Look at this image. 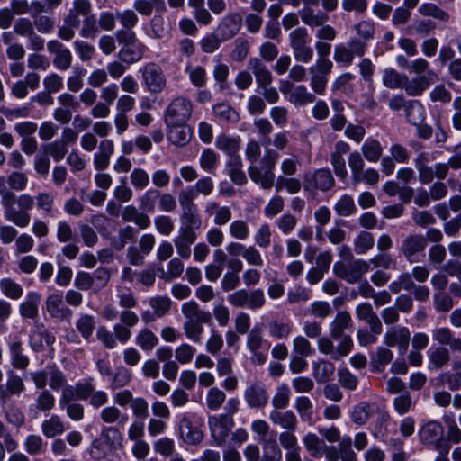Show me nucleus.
Returning <instances> with one entry per match:
<instances>
[{"label":"nucleus","instance_id":"nucleus-9","mask_svg":"<svg viewBox=\"0 0 461 461\" xmlns=\"http://www.w3.org/2000/svg\"><path fill=\"white\" fill-rule=\"evenodd\" d=\"M290 46L294 59L302 63H309L313 58V49L309 45L307 30L298 27L289 34Z\"/></svg>","mask_w":461,"mask_h":461},{"label":"nucleus","instance_id":"nucleus-52","mask_svg":"<svg viewBox=\"0 0 461 461\" xmlns=\"http://www.w3.org/2000/svg\"><path fill=\"white\" fill-rule=\"evenodd\" d=\"M294 409L303 422L311 424L313 416V404L309 397L299 396L295 399Z\"/></svg>","mask_w":461,"mask_h":461},{"label":"nucleus","instance_id":"nucleus-64","mask_svg":"<svg viewBox=\"0 0 461 461\" xmlns=\"http://www.w3.org/2000/svg\"><path fill=\"white\" fill-rule=\"evenodd\" d=\"M36 208L43 211L48 216H53V206L55 203V196L50 192L38 193L34 197Z\"/></svg>","mask_w":461,"mask_h":461},{"label":"nucleus","instance_id":"nucleus-23","mask_svg":"<svg viewBox=\"0 0 461 461\" xmlns=\"http://www.w3.org/2000/svg\"><path fill=\"white\" fill-rule=\"evenodd\" d=\"M393 356V352L385 345L377 347L370 353V371L375 374L384 372L386 366L392 363Z\"/></svg>","mask_w":461,"mask_h":461},{"label":"nucleus","instance_id":"nucleus-36","mask_svg":"<svg viewBox=\"0 0 461 461\" xmlns=\"http://www.w3.org/2000/svg\"><path fill=\"white\" fill-rule=\"evenodd\" d=\"M353 321L351 315L347 311L337 312L334 320L330 323L329 330L330 337L338 340L339 337L345 335V330L352 327Z\"/></svg>","mask_w":461,"mask_h":461},{"label":"nucleus","instance_id":"nucleus-40","mask_svg":"<svg viewBox=\"0 0 461 461\" xmlns=\"http://www.w3.org/2000/svg\"><path fill=\"white\" fill-rule=\"evenodd\" d=\"M302 442L312 457L321 458L323 456L327 445L318 435L308 432L303 437Z\"/></svg>","mask_w":461,"mask_h":461},{"label":"nucleus","instance_id":"nucleus-34","mask_svg":"<svg viewBox=\"0 0 461 461\" xmlns=\"http://www.w3.org/2000/svg\"><path fill=\"white\" fill-rule=\"evenodd\" d=\"M178 231L197 234L202 227V220L197 209L181 211Z\"/></svg>","mask_w":461,"mask_h":461},{"label":"nucleus","instance_id":"nucleus-6","mask_svg":"<svg viewBox=\"0 0 461 461\" xmlns=\"http://www.w3.org/2000/svg\"><path fill=\"white\" fill-rule=\"evenodd\" d=\"M229 303L237 308H248L255 311L264 307L265 293L261 288L252 290L239 289L227 296Z\"/></svg>","mask_w":461,"mask_h":461},{"label":"nucleus","instance_id":"nucleus-26","mask_svg":"<svg viewBox=\"0 0 461 461\" xmlns=\"http://www.w3.org/2000/svg\"><path fill=\"white\" fill-rule=\"evenodd\" d=\"M356 316L359 321H365L375 332L382 333V321L369 303L357 304L356 307Z\"/></svg>","mask_w":461,"mask_h":461},{"label":"nucleus","instance_id":"nucleus-48","mask_svg":"<svg viewBox=\"0 0 461 461\" xmlns=\"http://www.w3.org/2000/svg\"><path fill=\"white\" fill-rule=\"evenodd\" d=\"M158 343V337L149 328L141 329L135 337V344L146 352L151 351Z\"/></svg>","mask_w":461,"mask_h":461},{"label":"nucleus","instance_id":"nucleus-17","mask_svg":"<svg viewBox=\"0 0 461 461\" xmlns=\"http://www.w3.org/2000/svg\"><path fill=\"white\" fill-rule=\"evenodd\" d=\"M242 25V16L238 12L226 14L214 30L223 41H229L237 35Z\"/></svg>","mask_w":461,"mask_h":461},{"label":"nucleus","instance_id":"nucleus-60","mask_svg":"<svg viewBox=\"0 0 461 461\" xmlns=\"http://www.w3.org/2000/svg\"><path fill=\"white\" fill-rule=\"evenodd\" d=\"M357 206L351 195L343 194L335 203L334 211L339 216L348 217L357 212Z\"/></svg>","mask_w":461,"mask_h":461},{"label":"nucleus","instance_id":"nucleus-54","mask_svg":"<svg viewBox=\"0 0 461 461\" xmlns=\"http://www.w3.org/2000/svg\"><path fill=\"white\" fill-rule=\"evenodd\" d=\"M269 335L276 339H285L292 333L293 324L290 321L274 320L267 325Z\"/></svg>","mask_w":461,"mask_h":461},{"label":"nucleus","instance_id":"nucleus-57","mask_svg":"<svg viewBox=\"0 0 461 461\" xmlns=\"http://www.w3.org/2000/svg\"><path fill=\"white\" fill-rule=\"evenodd\" d=\"M0 290L4 295L12 300H18L23 294V289L21 285L9 277L0 280Z\"/></svg>","mask_w":461,"mask_h":461},{"label":"nucleus","instance_id":"nucleus-37","mask_svg":"<svg viewBox=\"0 0 461 461\" xmlns=\"http://www.w3.org/2000/svg\"><path fill=\"white\" fill-rule=\"evenodd\" d=\"M41 296L38 292H28L25 300L19 306V312L22 317L27 319H35L39 315V305Z\"/></svg>","mask_w":461,"mask_h":461},{"label":"nucleus","instance_id":"nucleus-27","mask_svg":"<svg viewBox=\"0 0 461 461\" xmlns=\"http://www.w3.org/2000/svg\"><path fill=\"white\" fill-rule=\"evenodd\" d=\"M248 68L253 73L258 88L271 86L273 75L267 67L258 58H251L248 62Z\"/></svg>","mask_w":461,"mask_h":461},{"label":"nucleus","instance_id":"nucleus-4","mask_svg":"<svg viewBox=\"0 0 461 461\" xmlns=\"http://www.w3.org/2000/svg\"><path fill=\"white\" fill-rule=\"evenodd\" d=\"M420 442L433 450L446 451L448 442L444 438V427L438 420H429L418 432Z\"/></svg>","mask_w":461,"mask_h":461},{"label":"nucleus","instance_id":"nucleus-20","mask_svg":"<svg viewBox=\"0 0 461 461\" xmlns=\"http://www.w3.org/2000/svg\"><path fill=\"white\" fill-rule=\"evenodd\" d=\"M45 308L50 317L59 321H68L72 316V311L65 305L63 295L59 293L48 295Z\"/></svg>","mask_w":461,"mask_h":461},{"label":"nucleus","instance_id":"nucleus-55","mask_svg":"<svg viewBox=\"0 0 461 461\" xmlns=\"http://www.w3.org/2000/svg\"><path fill=\"white\" fill-rule=\"evenodd\" d=\"M6 421L16 428H21L25 422L23 411L14 403L2 405Z\"/></svg>","mask_w":461,"mask_h":461},{"label":"nucleus","instance_id":"nucleus-41","mask_svg":"<svg viewBox=\"0 0 461 461\" xmlns=\"http://www.w3.org/2000/svg\"><path fill=\"white\" fill-rule=\"evenodd\" d=\"M198 234H191L178 231L177 236L173 239L178 256L184 259L191 257V246L197 240Z\"/></svg>","mask_w":461,"mask_h":461},{"label":"nucleus","instance_id":"nucleus-29","mask_svg":"<svg viewBox=\"0 0 461 461\" xmlns=\"http://www.w3.org/2000/svg\"><path fill=\"white\" fill-rule=\"evenodd\" d=\"M114 152V143L112 140H101L98 151L94 154V167L97 171L106 169L110 165V159Z\"/></svg>","mask_w":461,"mask_h":461},{"label":"nucleus","instance_id":"nucleus-18","mask_svg":"<svg viewBox=\"0 0 461 461\" xmlns=\"http://www.w3.org/2000/svg\"><path fill=\"white\" fill-rule=\"evenodd\" d=\"M407 120L417 125V135L420 138L428 140L432 136V128L427 124H418L423 119L424 108L419 101H411L405 107Z\"/></svg>","mask_w":461,"mask_h":461},{"label":"nucleus","instance_id":"nucleus-51","mask_svg":"<svg viewBox=\"0 0 461 461\" xmlns=\"http://www.w3.org/2000/svg\"><path fill=\"white\" fill-rule=\"evenodd\" d=\"M76 328L86 341H90L95 327V320L93 315L80 314L76 321Z\"/></svg>","mask_w":461,"mask_h":461},{"label":"nucleus","instance_id":"nucleus-58","mask_svg":"<svg viewBox=\"0 0 461 461\" xmlns=\"http://www.w3.org/2000/svg\"><path fill=\"white\" fill-rule=\"evenodd\" d=\"M220 156L212 149H205L202 151L199 158L200 167L207 172L213 173L217 168Z\"/></svg>","mask_w":461,"mask_h":461},{"label":"nucleus","instance_id":"nucleus-10","mask_svg":"<svg viewBox=\"0 0 461 461\" xmlns=\"http://www.w3.org/2000/svg\"><path fill=\"white\" fill-rule=\"evenodd\" d=\"M208 424L212 445L221 447L229 437L234 425V420L227 414L214 415L208 418Z\"/></svg>","mask_w":461,"mask_h":461},{"label":"nucleus","instance_id":"nucleus-50","mask_svg":"<svg viewBox=\"0 0 461 461\" xmlns=\"http://www.w3.org/2000/svg\"><path fill=\"white\" fill-rule=\"evenodd\" d=\"M406 74L398 72L395 68H386L383 71L382 82L390 89H402Z\"/></svg>","mask_w":461,"mask_h":461},{"label":"nucleus","instance_id":"nucleus-19","mask_svg":"<svg viewBox=\"0 0 461 461\" xmlns=\"http://www.w3.org/2000/svg\"><path fill=\"white\" fill-rule=\"evenodd\" d=\"M47 50L54 55L53 65L57 69L65 71L71 67L72 53L63 43L58 40H50L47 42Z\"/></svg>","mask_w":461,"mask_h":461},{"label":"nucleus","instance_id":"nucleus-3","mask_svg":"<svg viewBox=\"0 0 461 461\" xmlns=\"http://www.w3.org/2000/svg\"><path fill=\"white\" fill-rule=\"evenodd\" d=\"M369 269V263L364 259L339 260L333 265L334 275L348 284L359 282Z\"/></svg>","mask_w":461,"mask_h":461},{"label":"nucleus","instance_id":"nucleus-5","mask_svg":"<svg viewBox=\"0 0 461 461\" xmlns=\"http://www.w3.org/2000/svg\"><path fill=\"white\" fill-rule=\"evenodd\" d=\"M144 88L150 94H160L167 85V77L160 65L148 62L140 68Z\"/></svg>","mask_w":461,"mask_h":461},{"label":"nucleus","instance_id":"nucleus-21","mask_svg":"<svg viewBox=\"0 0 461 461\" xmlns=\"http://www.w3.org/2000/svg\"><path fill=\"white\" fill-rule=\"evenodd\" d=\"M350 150V146L344 140H339L335 143L334 150L330 154V164L333 167L335 175L341 180L348 177V170L346 161L343 158Z\"/></svg>","mask_w":461,"mask_h":461},{"label":"nucleus","instance_id":"nucleus-33","mask_svg":"<svg viewBox=\"0 0 461 461\" xmlns=\"http://www.w3.org/2000/svg\"><path fill=\"white\" fill-rule=\"evenodd\" d=\"M8 351L11 365L14 368L24 370L30 364L29 357L24 353L23 343L20 339H13L8 342Z\"/></svg>","mask_w":461,"mask_h":461},{"label":"nucleus","instance_id":"nucleus-1","mask_svg":"<svg viewBox=\"0 0 461 461\" xmlns=\"http://www.w3.org/2000/svg\"><path fill=\"white\" fill-rule=\"evenodd\" d=\"M432 339L438 346H432L428 351V368L438 371L451 360V352H461V338L456 337L448 327H438L431 331Z\"/></svg>","mask_w":461,"mask_h":461},{"label":"nucleus","instance_id":"nucleus-8","mask_svg":"<svg viewBox=\"0 0 461 461\" xmlns=\"http://www.w3.org/2000/svg\"><path fill=\"white\" fill-rule=\"evenodd\" d=\"M193 113L192 101L184 96L175 97L165 111L166 125L186 123Z\"/></svg>","mask_w":461,"mask_h":461},{"label":"nucleus","instance_id":"nucleus-22","mask_svg":"<svg viewBox=\"0 0 461 461\" xmlns=\"http://www.w3.org/2000/svg\"><path fill=\"white\" fill-rule=\"evenodd\" d=\"M263 343L260 329L253 328L248 334L246 346L251 353L250 361L255 365H262L267 361V353L261 351Z\"/></svg>","mask_w":461,"mask_h":461},{"label":"nucleus","instance_id":"nucleus-42","mask_svg":"<svg viewBox=\"0 0 461 461\" xmlns=\"http://www.w3.org/2000/svg\"><path fill=\"white\" fill-rule=\"evenodd\" d=\"M299 15L302 22L310 27H319L326 23L329 20V15L319 10L315 11L311 6H303L299 11Z\"/></svg>","mask_w":461,"mask_h":461},{"label":"nucleus","instance_id":"nucleus-59","mask_svg":"<svg viewBox=\"0 0 461 461\" xmlns=\"http://www.w3.org/2000/svg\"><path fill=\"white\" fill-rule=\"evenodd\" d=\"M291 392L287 384H282L277 386L272 398L273 410H285L289 405Z\"/></svg>","mask_w":461,"mask_h":461},{"label":"nucleus","instance_id":"nucleus-39","mask_svg":"<svg viewBox=\"0 0 461 461\" xmlns=\"http://www.w3.org/2000/svg\"><path fill=\"white\" fill-rule=\"evenodd\" d=\"M418 13L424 17H432L435 20L448 23L452 22V16L450 14L435 3L424 2L418 7Z\"/></svg>","mask_w":461,"mask_h":461},{"label":"nucleus","instance_id":"nucleus-43","mask_svg":"<svg viewBox=\"0 0 461 461\" xmlns=\"http://www.w3.org/2000/svg\"><path fill=\"white\" fill-rule=\"evenodd\" d=\"M242 160L240 156H232L226 164L227 175L238 185H243L248 181L246 174L242 170Z\"/></svg>","mask_w":461,"mask_h":461},{"label":"nucleus","instance_id":"nucleus-25","mask_svg":"<svg viewBox=\"0 0 461 461\" xmlns=\"http://www.w3.org/2000/svg\"><path fill=\"white\" fill-rule=\"evenodd\" d=\"M25 389L23 379L14 373H9L5 384H0V403L6 404L13 395L21 394Z\"/></svg>","mask_w":461,"mask_h":461},{"label":"nucleus","instance_id":"nucleus-31","mask_svg":"<svg viewBox=\"0 0 461 461\" xmlns=\"http://www.w3.org/2000/svg\"><path fill=\"white\" fill-rule=\"evenodd\" d=\"M167 139L175 146L185 147L192 139V130L187 123L167 125Z\"/></svg>","mask_w":461,"mask_h":461},{"label":"nucleus","instance_id":"nucleus-15","mask_svg":"<svg viewBox=\"0 0 461 461\" xmlns=\"http://www.w3.org/2000/svg\"><path fill=\"white\" fill-rule=\"evenodd\" d=\"M244 400L251 409H263L269 400L268 392L264 383L255 381L244 391Z\"/></svg>","mask_w":461,"mask_h":461},{"label":"nucleus","instance_id":"nucleus-46","mask_svg":"<svg viewBox=\"0 0 461 461\" xmlns=\"http://www.w3.org/2000/svg\"><path fill=\"white\" fill-rule=\"evenodd\" d=\"M287 100L295 106H305L315 102L316 97L313 93L308 91L304 85H297L287 96Z\"/></svg>","mask_w":461,"mask_h":461},{"label":"nucleus","instance_id":"nucleus-12","mask_svg":"<svg viewBox=\"0 0 461 461\" xmlns=\"http://www.w3.org/2000/svg\"><path fill=\"white\" fill-rule=\"evenodd\" d=\"M411 331L405 326H393L386 330L383 338V343L388 348H398L400 355H404L409 348Z\"/></svg>","mask_w":461,"mask_h":461},{"label":"nucleus","instance_id":"nucleus-7","mask_svg":"<svg viewBox=\"0 0 461 461\" xmlns=\"http://www.w3.org/2000/svg\"><path fill=\"white\" fill-rule=\"evenodd\" d=\"M35 203L34 197L30 194H23L17 196L14 194V199L12 202V211L14 212L9 214V217L5 219L19 228H25L31 221V215L29 211L33 208Z\"/></svg>","mask_w":461,"mask_h":461},{"label":"nucleus","instance_id":"nucleus-47","mask_svg":"<svg viewBox=\"0 0 461 461\" xmlns=\"http://www.w3.org/2000/svg\"><path fill=\"white\" fill-rule=\"evenodd\" d=\"M215 146L218 149L230 156V158L238 156L237 153L240 149V138L230 137L224 134L219 135L216 138Z\"/></svg>","mask_w":461,"mask_h":461},{"label":"nucleus","instance_id":"nucleus-53","mask_svg":"<svg viewBox=\"0 0 461 461\" xmlns=\"http://www.w3.org/2000/svg\"><path fill=\"white\" fill-rule=\"evenodd\" d=\"M353 245L356 254H366L375 245L374 235L371 232L362 230L355 238Z\"/></svg>","mask_w":461,"mask_h":461},{"label":"nucleus","instance_id":"nucleus-44","mask_svg":"<svg viewBox=\"0 0 461 461\" xmlns=\"http://www.w3.org/2000/svg\"><path fill=\"white\" fill-rule=\"evenodd\" d=\"M133 7L144 16H150L153 11L164 14L167 10L164 0H135Z\"/></svg>","mask_w":461,"mask_h":461},{"label":"nucleus","instance_id":"nucleus-14","mask_svg":"<svg viewBox=\"0 0 461 461\" xmlns=\"http://www.w3.org/2000/svg\"><path fill=\"white\" fill-rule=\"evenodd\" d=\"M437 79L438 76L435 71H428L427 74L416 76L412 78L406 75L402 90L409 96H420Z\"/></svg>","mask_w":461,"mask_h":461},{"label":"nucleus","instance_id":"nucleus-38","mask_svg":"<svg viewBox=\"0 0 461 461\" xmlns=\"http://www.w3.org/2000/svg\"><path fill=\"white\" fill-rule=\"evenodd\" d=\"M122 219L124 222H133L140 230L149 228L151 224V221L149 215L145 212H140L133 205H127L122 211Z\"/></svg>","mask_w":461,"mask_h":461},{"label":"nucleus","instance_id":"nucleus-32","mask_svg":"<svg viewBox=\"0 0 461 461\" xmlns=\"http://www.w3.org/2000/svg\"><path fill=\"white\" fill-rule=\"evenodd\" d=\"M270 421L276 426L285 429L295 431L298 425V419L291 410H272L269 412Z\"/></svg>","mask_w":461,"mask_h":461},{"label":"nucleus","instance_id":"nucleus-56","mask_svg":"<svg viewBox=\"0 0 461 461\" xmlns=\"http://www.w3.org/2000/svg\"><path fill=\"white\" fill-rule=\"evenodd\" d=\"M262 451L260 461H282V450L276 439L263 441Z\"/></svg>","mask_w":461,"mask_h":461},{"label":"nucleus","instance_id":"nucleus-49","mask_svg":"<svg viewBox=\"0 0 461 461\" xmlns=\"http://www.w3.org/2000/svg\"><path fill=\"white\" fill-rule=\"evenodd\" d=\"M66 430L65 425L60 417L52 414L49 419L41 423V431L49 438L61 435Z\"/></svg>","mask_w":461,"mask_h":461},{"label":"nucleus","instance_id":"nucleus-63","mask_svg":"<svg viewBox=\"0 0 461 461\" xmlns=\"http://www.w3.org/2000/svg\"><path fill=\"white\" fill-rule=\"evenodd\" d=\"M100 419L107 424L119 422L125 424L128 420V416L122 413V411L114 405L104 407L100 412Z\"/></svg>","mask_w":461,"mask_h":461},{"label":"nucleus","instance_id":"nucleus-61","mask_svg":"<svg viewBox=\"0 0 461 461\" xmlns=\"http://www.w3.org/2000/svg\"><path fill=\"white\" fill-rule=\"evenodd\" d=\"M335 372V366L332 363L321 360L313 364V375L318 383L329 381Z\"/></svg>","mask_w":461,"mask_h":461},{"label":"nucleus","instance_id":"nucleus-16","mask_svg":"<svg viewBox=\"0 0 461 461\" xmlns=\"http://www.w3.org/2000/svg\"><path fill=\"white\" fill-rule=\"evenodd\" d=\"M194 416L183 414L179 420V436L187 445H198L203 438L202 430L194 424Z\"/></svg>","mask_w":461,"mask_h":461},{"label":"nucleus","instance_id":"nucleus-45","mask_svg":"<svg viewBox=\"0 0 461 461\" xmlns=\"http://www.w3.org/2000/svg\"><path fill=\"white\" fill-rule=\"evenodd\" d=\"M383 147L377 139L368 137L361 146L363 157L371 163H376L383 154Z\"/></svg>","mask_w":461,"mask_h":461},{"label":"nucleus","instance_id":"nucleus-24","mask_svg":"<svg viewBox=\"0 0 461 461\" xmlns=\"http://www.w3.org/2000/svg\"><path fill=\"white\" fill-rule=\"evenodd\" d=\"M55 340V336L46 330L42 324L36 325L29 337L30 347L36 352L42 351L45 346H52Z\"/></svg>","mask_w":461,"mask_h":461},{"label":"nucleus","instance_id":"nucleus-13","mask_svg":"<svg viewBox=\"0 0 461 461\" xmlns=\"http://www.w3.org/2000/svg\"><path fill=\"white\" fill-rule=\"evenodd\" d=\"M335 185L331 172L327 168H321L313 173H307L303 176L304 190H320L326 192Z\"/></svg>","mask_w":461,"mask_h":461},{"label":"nucleus","instance_id":"nucleus-30","mask_svg":"<svg viewBox=\"0 0 461 461\" xmlns=\"http://www.w3.org/2000/svg\"><path fill=\"white\" fill-rule=\"evenodd\" d=\"M146 50L147 47L140 41H137L126 46H122L118 52V57L122 62L131 65L142 59Z\"/></svg>","mask_w":461,"mask_h":461},{"label":"nucleus","instance_id":"nucleus-62","mask_svg":"<svg viewBox=\"0 0 461 461\" xmlns=\"http://www.w3.org/2000/svg\"><path fill=\"white\" fill-rule=\"evenodd\" d=\"M415 285L411 274L404 272L400 274L397 278L389 285L388 288L391 293L398 294L402 290L411 291Z\"/></svg>","mask_w":461,"mask_h":461},{"label":"nucleus","instance_id":"nucleus-35","mask_svg":"<svg viewBox=\"0 0 461 461\" xmlns=\"http://www.w3.org/2000/svg\"><path fill=\"white\" fill-rule=\"evenodd\" d=\"M181 312L186 321L204 322L206 324L212 321V313L208 311L202 310L199 304L194 300L183 303Z\"/></svg>","mask_w":461,"mask_h":461},{"label":"nucleus","instance_id":"nucleus-28","mask_svg":"<svg viewBox=\"0 0 461 461\" xmlns=\"http://www.w3.org/2000/svg\"><path fill=\"white\" fill-rule=\"evenodd\" d=\"M92 4L90 0H74L72 7L64 17V23L71 25H80V17L85 19L92 14Z\"/></svg>","mask_w":461,"mask_h":461},{"label":"nucleus","instance_id":"nucleus-2","mask_svg":"<svg viewBox=\"0 0 461 461\" xmlns=\"http://www.w3.org/2000/svg\"><path fill=\"white\" fill-rule=\"evenodd\" d=\"M278 159L279 154L276 149H265L260 159V166L250 165L248 167V174L251 181L264 190L271 189L275 184L276 175L274 170Z\"/></svg>","mask_w":461,"mask_h":461},{"label":"nucleus","instance_id":"nucleus-11","mask_svg":"<svg viewBox=\"0 0 461 461\" xmlns=\"http://www.w3.org/2000/svg\"><path fill=\"white\" fill-rule=\"evenodd\" d=\"M427 247V240L422 234H410L402 239L398 247L399 253L410 263L420 260Z\"/></svg>","mask_w":461,"mask_h":461}]
</instances>
